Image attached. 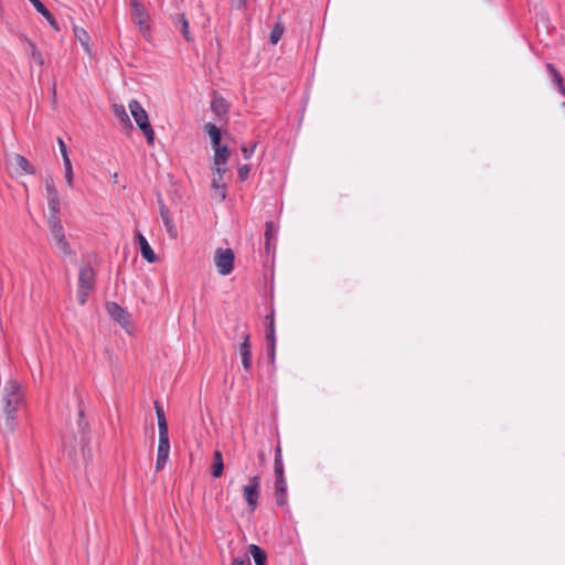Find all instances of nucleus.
Masks as SVG:
<instances>
[{"instance_id": "f257e3e1", "label": "nucleus", "mask_w": 565, "mask_h": 565, "mask_svg": "<svg viewBox=\"0 0 565 565\" xmlns=\"http://www.w3.org/2000/svg\"><path fill=\"white\" fill-rule=\"evenodd\" d=\"M1 405L7 415L6 425L10 431L17 426L15 413L25 405V395L22 386L15 380H9L1 392Z\"/></svg>"}, {"instance_id": "f03ea898", "label": "nucleus", "mask_w": 565, "mask_h": 565, "mask_svg": "<svg viewBox=\"0 0 565 565\" xmlns=\"http://www.w3.org/2000/svg\"><path fill=\"white\" fill-rule=\"evenodd\" d=\"M88 422L84 417V411H78V433L73 439L63 438V446L68 450L71 457L76 456L77 446L81 449L82 456L86 458L89 455V437H88Z\"/></svg>"}, {"instance_id": "7ed1b4c3", "label": "nucleus", "mask_w": 565, "mask_h": 565, "mask_svg": "<svg viewBox=\"0 0 565 565\" xmlns=\"http://www.w3.org/2000/svg\"><path fill=\"white\" fill-rule=\"evenodd\" d=\"M129 110L131 116L134 117L137 126L142 131L147 139V143L149 146H153L154 143V130L149 121L148 114L140 105V103L136 99H132L129 105Z\"/></svg>"}, {"instance_id": "20e7f679", "label": "nucleus", "mask_w": 565, "mask_h": 565, "mask_svg": "<svg viewBox=\"0 0 565 565\" xmlns=\"http://www.w3.org/2000/svg\"><path fill=\"white\" fill-rule=\"evenodd\" d=\"M96 282V274L92 266L81 267L78 274L77 297L79 305L84 306L87 301L89 292L94 289Z\"/></svg>"}, {"instance_id": "39448f33", "label": "nucleus", "mask_w": 565, "mask_h": 565, "mask_svg": "<svg viewBox=\"0 0 565 565\" xmlns=\"http://www.w3.org/2000/svg\"><path fill=\"white\" fill-rule=\"evenodd\" d=\"M50 232L52 235V239L54 241L56 247L62 250L64 254L71 253L70 244L66 241L64 235V228L60 217H49L47 220Z\"/></svg>"}, {"instance_id": "423d86ee", "label": "nucleus", "mask_w": 565, "mask_h": 565, "mask_svg": "<svg viewBox=\"0 0 565 565\" xmlns=\"http://www.w3.org/2000/svg\"><path fill=\"white\" fill-rule=\"evenodd\" d=\"M235 255L231 248H217L214 256L218 274L230 275L234 268Z\"/></svg>"}, {"instance_id": "0eeeda50", "label": "nucleus", "mask_w": 565, "mask_h": 565, "mask_svg": "<svg viewBox=\"0 0 565 565\" xmlns=\"http://www.w3.org/2000/svg\"><path fill=\"white\" fill-rule=\"evenodd\" d=\"M260 494V478L254 476L249 478L248 483L243 487V497L250 511H255L258 507Z\"/></svg>"}, {"instance_id": "6e6552de", "label": "nucleus", "mask_w": 565, "mask_h": 565, "mask_svg": "<svg viewBox=\"0 0 565 565\" xmlns=\"http://www.w3.org/2000/svg\"><path fill=\"white\" fill-rule=\"evenodd\" d=\"M131 20L138 26L142 36L147 40L150 39V15L146 11L143 6H137L135 10L131 11Z\"/></svg>"}, {"instance_id": "1a4fd4ad", "label": "nucleus", "mask_w": 565, "mask_h": 565, "mask_svg": "<svg viewBox=\"0 0 565 565\" xmlns=\"http://www.w3.org/2000/svg\"><path fill=\"white\" fill-rule=\"evenodd\" d=\"M242 340L243 341L238 345V354L241 356L244 370L246 372H250L253 360H252V344H250L249 333L244 331L242 333Z\"/></svg>"}, {"instance_id": "9d476101", "label": "nucleus", "mask_w": 565, "mask_h": 565, "mask_svg": "<svg viewBox=\"0 0 565 565\" xmlns=\"http://www.w3.org/2000/svg\"><path fill=\"white\" fill-rule=\"evenodd\" d=\"M170 454L169 435L159 436L156 470L160 471L166 466Z\"/></svg>"}, {"instance_id": "9b49d317", "label": "nucleus", "mask_w": 565, "mask_h": 565, "mask_svg": "<svg viewBox=\"0 0 565 565\" xmlns=\"http://www.w3.org/2000/svg\"><path fill=\"white\" fill-rule=\"evenodd\" d=\"M159 211H160V216L166 226L168 235L173 239L177 238V236H178L177 227L173 224V221L170 215V211H169L168 206L163 203L162 200H159Z\"/></svg>"}, {"instance_id": "f8f14e48", "label": "nucleus", "mask_w": 565, "mask_h": 565, "mask_svg": "<svg viewBox=\"0 0 565 565\" xmlns=\"http://www.w3.org/2000/svg\"><path fill=\"white\" fill-rule=\"evenodd\" d=\"M106 308H107V312L115 321H117L121 326L128 324V322H129L128 312L122 307H120L117 302H108L106 305Z\"/></svg>"}, {"instance_id": "ddd939ff", "label": "nucleus", "mask_w": 565, "mask_h": 565, "mask_svg": "<svg viewBox=\"0 0 565 565\" xmlns=\"http://www.w3.org/2000/svg\"><path fill=\"white\" fill-rule=\"evenodd\" d=\"M265 339L269 360L274 362L276 353L275 321H269V323H267Z\"/></svg>"}, {"instance_id": "4468645a", "label": "nucleus", "mask_w": 565, "mask_h": 565, "mask_svg": "<svg viewBox=\"0 0 565 565\" xmlns=\"http://www.w3.org/2000/svg\"><path fill=\"white\" fill-rule=\"evenodd\" d=\"M136 237L139 243L140 253L142 255V257L149 263H156L158 257H157L156 253L153 252V249L151 248V246L149 245L146 237L141 233H137Z\"/></svg>"}, {"instance_id": "2eb2a0df", "label": "nucleus", "mask_w": 565, "mask_h": 565, "mask_svg": "<svg viewBox=\"0 0 565 565\" xmlns=\"http://www.w3.org/2000/svg\"><path fill=\"white\" fill-rule=\"evenodd\" d=\"M35 8V10L43 15V18L50 23V25L58 31L60 26L54 15L47 10V8L40 0H29Z\"/></svg>"}, {"instance_id": "dca6fc26", "label": "nucleus", "mask_w": 565, "mask_h": 565, "mask_svg": "<svg viewBox=\"0 0 565 565\" xmlns=\"http://www.w3.org/2000/svg\"><path fill=\"white\" fill-rule=\"evenodd\" d=\"M172 21H173L174 26L180 29V32L182 33L184 39L188 42H192L193 38H192V35L190 33V30H189V21L185 18L184 13L175 14L174 17H172Z\"/></svg>"}, {"instance_id": "f3484780", "label": "nucleus", "mask_w": 565, "mask_h": 565, "mask_svg": "<svg viewBox=\"0 0 565 565\" xmlns=\"http://www.w3.org/2000/svg\"><path fill=\"white\" fill-rule=\"evenodd\" d=\"M230 149L227 146H224L222 149H216L213 157L214 171L220 172L221 169L227 163L230 158Z\"/></svg>"}, {"instance_id": "a211bd4d", "label": "nucleus", "mask_w": 565, "mask_h": 565, "mask_svg": "<svg viewBox=\"0 0 565 565\" xmlns=\"http://www.w3.org/2000/svg\"><path fill=\"white\" fill-rule=\"evenodd\" d=\"M225 171V169H221L220 172L215 171L212 179V186L216 191L221 201H224L226 198V185L223 181V174Z\"/></svg>"}, {"instance_id": "6ab92c4d", "label": "nucleus", "mask_w": 565, "mask_h": 565, "mask_svg": "<svg viewBox=\"0 0 565 565\" xmlns=\"http://www.w3.org/2000/svg\"><path fill=\"white\" fill-rule=\"evenodd\" d=\"M275 500L277 505L284 507L287 503V481L275 480Z\"/></svg>"}, {"instance_id": "aec40b11", "label": "nucleus", "mask_w": 565, "mask_h": 565, "mask_svg": "<svg viewBox=\"0 0 565 565\" xmlns=\"http://www.w3.org/2000/svg\"><path fill=\"white\" fill-rule=\"evenodd\" d=\"M12 164H15L23 173L34 174L35 168L23 156L15 153L12 158Z\"/></svg>"}, {"instance_id": "412c9836", "label": "nucleus", "mask_w": 565, "mask_h": 565, "mask_svg": "<svg viewBox=\"0 0 565 565\" xmlns=\"http://www.w3.org/2000/svg\"><path fill=\"white\" fill-rule=\"evenodd\" d=\"M154 409H156V415H157V419H158L159 436L169 435L168 423H167V418L164 415V411L158 402L154 403Z\"/></svg>"}, {"instance_id": "4be33fe9", "label": "nucleus", "mask_w": 565, "mask_h": 565, "mask_svg": "<svg viewBox=\"0 0 565 565\" xmlns=\"http://www.w3.org/2000/svg\"><path fill=\"white\" fill-rule=\"evenodd\" d=\"M154 409H156V415H157V419H158L159 436L169 435L168 423H167V418L164 415V411L158 402L154 403Z\"/></svg>"}, {"instance_id": "5701e85b", "label": "nucleus", "mask_w": 565, "mask_h": 565, "mask_svg": "<svg viewBox=\"0 0 565 565\" xmlns=\"http://www.w3.org/2000/svg\"><path fill=\"white\" fill-rule=\"evenodd\" d=\"M211 109L217 117L222 118L227 114L228 106L223 97L215 95L211 102Z\"/></svg>"}, {"instance_id": "b1692460", "label": "nucleus", "mask_w": 565, "mask_h": 565, "mask_svg": "<svg viewBox=\"0 0 565 565\" xmlns=\"http://www.w3.org/2000/svg\"><path fill=\"white\" fill-rule=\"evenodd\" d=\"M546 68L552 76L553 83H555V85L557 86L558 92L565 97V85L562 75L556 70V67L551 63L546 64Z\"/></svg>"}, {"instance_id": "393cba45", "label": "nucleus", "mask_w": 565, "mask_h": 565, "mask_svg": "<svg viewBox=\"0 0 565 565\" xmlns=\"http://www.w3.org/2000/svg\"><path fill=\"white\" fill-rule=\"evenodd\" d=\"M248 551L256 565H267V555L262 547L255 544H250L248 546Z\"/></svg>"}, {"instance_id": "a878e982", "label": "nucleus", "mask_w": 565, "mask_h": 565, "mask_svg": "<svg viewBox=\"0 0 565 565\" xmlns=\"http://www.w3.org/2000/svg\"><path fill=\"white\" fill-rule=\"evenodd\" d=\"M213 459L214 462L212 465V476L214 478H220L223 473L224 468L222 452L220 450H215L213 454Z\"/></svg>"}, {"instance_id": "bb28decb", "label": "nucleus", "mask_w": 565, "mask_h": 565, "mask_svg": "<svg viewBox=\"0 0 565 565\" xmlns=\"http://www.w3.org/2000/svg\"><path fill=\"white\" fill-rule=\"evenodd\" d=\"M113 111L115 116L128 128H132L130 118L128 113L126 111V108L122 105H114Z\"/></svg>"}, {"instance_id": "cd10ccee", "label": "nucleus", "mask_w": 565, "mask_h": 565, "mask_svg": "<svg viewBox=\"0 0 565 565\" xmlns=\"http://www.w3.org/2000/svg\"><path fill=\"white\" fill-rule=\"evenodd\" d=\"M47 206L50 211V217H60L61 203L60 195L47 199Z\"/></svg>"}, {"instance_id": "c85d7f7f", "label": "nucleus", "mask_w": 565, "mask_h": 565, "mask_svg": "<svg viewBox=\"0 0 565 565\" xmlns=\"http://www.w3.org/2000/svg\"><path fill=\"white\" fill-rule=\"evenodd\" d=\"M63 163H64V169H65L64 178H65L66 184L70 188H72L74 184V172H73L72 162H71L70 158H66V159H63Z\"/></svg>"}, {"instance_id": "c756f323", "label": "nucleus", "mask_w": 565, "mask_h": 565, "mask_svg": "<svg viewBox=\"0 0 565 565\" xmlns=\"http://www.w3.org/2000/svg\"><path fill=\"white\" fill-rule=\"evenodd\" d=\"M285 28L280 22H277L274 28L270 31L269 41L271 44H277L282 34H284Z\"/></svg>"}, {"instance_id": "7c9ffc66", "label": "nucleus", "mask_w": 565, "mask_h": 565, "mask_svg": "<svg viewBox=\"0 0 565 565\" xmlns=\"http://www.w3.org/2000/svg\"><path fill=\"white\" fill-rule=\"evenodd\" d=\"M203 129L210 136L211 142L222 139L221 130H220V128L216 127V125H214L212 122H207L204 125Z\"/></svg>"}, {"instance_id": "2f4dec72", "label": "nucleus", "mask_w": 565, "mask_h": 565, "mask_svg": "<svg viewBox=\"0 0 565 565\" xmlns=\"http://www.w3.org/2000/svg\"><path fill=\"white\" fill-rule=\"evenodd\" d=\"M74 34H75L76 39L81 42V44L85 47V50L88 51L89 50V47H88V42H89L88 33L84 29L75 26L74 28Z\"/></svg>"}, {"instance_id": "473e14b6", "label": "nucleus", "mask_w": 565, "mask_h": 565, "mask_svg": "<svg viewBox=\"0 0 565 565\" xmlns=\"http://www.w3.org/2000/svg\"><path fill=\"white\" fill-rule=\"evenodd\" d=\"M264 237H265L266 250L269 252L270 244H271V241L274 238V224H273V222H267L266 223V230H265V233H264Z\"/></svg>"}, {"instance_id": "72a5a7b5", "label": "nucleus", "mask_w": 565, "mask_h": 565, "mask_svg": "<svg viewBox=\"0 0 565 565\" xmlns=\"http://www.w3.org/2000/svg\"><path fill=\"white\" fill-rule=\"evenodd\" d=\"M45 190H46V199L58 196V192L54 185V180L52 177H47L45 179Z\"/></svg>"}, {"instance_id": "f704fd0d", "label": "nucleus", "mask_w": 565, "mask_h": 565, "mask_svg": "<svg viewBox=\"0 0 565 565\" xmlns=\"http://www.w3.org/2000/svg\"><path fill=\"white\" fill-rule=\"evenodd\" d=\"M275 480H285L282 459L275 460L274 462Z\"/></svg>"}, {"instance_id": "c9c22d12", "label": "nucleus", "mask_w": 565, "mask_h": 565, "mask_svg": "<svg viewBox=\"0 0 565 565\" xmlns=\"http://www.w3.org/2000/svg\"><path fill=\"white\" fill-rule=\"evenodd\" d=\"M256 147H257V142H254L250 147L243 145L241 150H242L244 159H246V160L249 159L253 156Z\"/></svg>"}, {"instance_id": "e433bc0d", "label": "nucleus", "mask_w": 565, "mask_h": 565, "mask_svg": "<svg viewBox=\"0 0 565 565\" xmlns=\"http://www.w3.org/2000/svg\"><path fill=\"white\" fill-rule=\"evenodd\" d=\"M250 172V168L247 164H243L238 168V178L242 181H245L248 178V174Z\"/></svg>"}, {"instance_id": "4c0bfd02", "label": "nucleus", "mask_w": 565, "mask_h": 565, "mask_svg": "<svg viewBox=\"0 0 565 565\" xmlns=\"http://www.w3.org/2000/svg\"><path fill=\"white\" fill-rule=\"evenodd\" d=\"M30 58L35 63L38 64L39 66H43L44 65V58L42 56V53L39 51L36 52H33L32 55H30Z\"/></svg>"}, {"instance_id": "58836bf2", "label": "nucleus", "mask_w": 565, "mask_h": 565, "mask_svg": "<svg viewBox=\"0 0 565 565\" xmlns=\"http://www.w3.org/2000/svg\"><path fill=\"white\" fill-rule=\"evenodd\" d=\"M57 143H58V147H60V151H61V154L63 157V159H66V158H70L68 157V153H67V148H66V145L65 142L63 141L62 138H57Z\"/></svg>"}, {"instance_id": "ea45409f", "label": "nucleus", "mask_w": 565, "mask_h": 565, "mask_svg": "<svg viewBox=\"0 0 565 565\" xmlns=\"http://www.w3.org/2000/svg\"><path fill=\"white\" fill-rule=\"evenodd\" d=\"M232 565H250L248 556L236 557L233 559Z\"/></svg>"}, {"instance_id": "a19ab883", "label": "nucleus", "mask_w": 565, "mask_h": 565, "mask_svg": "<svg viewBox=\"0 0 565 565\" xmlns=\"http://www.w3.org/2000/svg\"><path fill=\"white\" fill-rule=\"evenodd\" d=\"M26 45H28V47H26V53H28L29 55H32V54H33V52L39 51V49L36 47L35 43H34L33 41H31V40H28V39H26Z\"/></svg>"}, {"instance_id": "79ce46f5", "label": "nucleus", "mask_w": 565, "mask_h": 565, "mask_svg": "<svg viewBox=\"0 0 565 565\" xmlns=\"http://www.w3.org/2000/svg\"><path fill=\"white\" fill-rule=\"evenodd\" d=\"M278 459H282L281 447H280L279 443L277 444V446L275 448V460H278Z\"/></svg>"}, {"instance_id": "37998d69", "label": "nucleus", "mask_w": 565, "mask_h": 565, "mask_svg": "<svg viewBox=\"0 0 565 565\" xmlns=\"http://www.w3.org/2000/svg\"><path fill=\"white\" fill-rule=\"evenodd\" d=\"M266 323H269V321H275V310L274 308L270 309L269 315L265 317Z\"/></svg>"}, {"instance_id": "c03bdc74", "label": "nucleus", "mask_w": 565, "mask_h": 565, "mask_svg": "<svg viewBox=\"0 0 565 565\" xmlns=\"http://www.w3.org/2000/svg\"><path fill=\"white\" fill-rule=\"evenodd\" d=\"M212 147L214 152H216V149H222L224 145L221 143V140L212 141Z\"/></svg>"}, {"instance_id": "a18cd8bd", "label": "nucleus", "mask_w": 565, "mask_h": 565, "mask_svg": "<svg viewBox=\"0 0 565 565\" xmlns=\"http://www.w3.org/2000/svg\"><path fill=\"white\" fill-rule=\"evenodd\" d=\"M137 6H142L138 0H130L131 11L136 9Z\"/></svg>"}, {"instance_id": "49530a36", "label": "nucleus", "mask_w": 565, "mask_h": 565, "mask_svg": "<svg viewBox=\"0 0 565 565\" xmlns=\"http://www.w3.org/2000/svg\"><path fill=\"white\" fill-rule=\"evenodd\" d=\"M264 458H265V455H264L263 452H262V454H259V459H260L262 461L264 460Z\"/></svg>"}, {"instance_id": "de8ad7c7", "label": "nucleus", "mask_w": 565, "mask_h": 565, "mask_svg": "<svg viewBox=\"0 0 565 565\" xmlns=\"http://www.w3.org/2000/svg\"><path fill=\"white\" fill-rule=\"evenodd\" d=\"M563 106H564V108H565V102L563 103Z\"/></svg>"}]
</instances>
